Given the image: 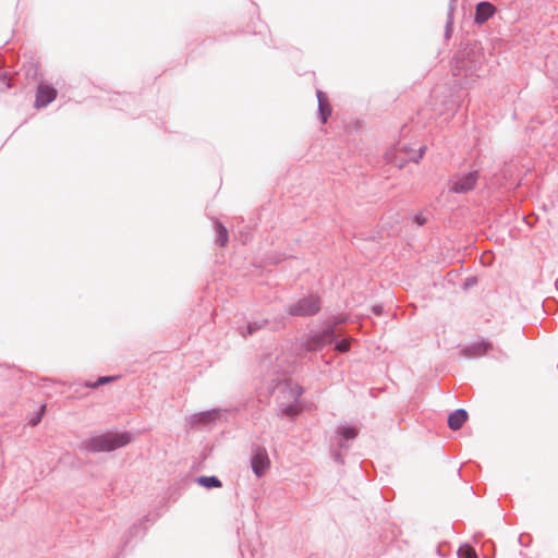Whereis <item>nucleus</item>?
Returning a JSON list of instances; mask_svg holds the SVG:
<instances>
[{
  "label": "nucleus",
  "instance_id": "1",
  "mask_svg": "<svg viewBox=\"0 0 558 558\" xmlns=\"http://www.w3.org/2000/svg\"><path fill=\"white\" fill-rule=\"evenodd\" d=\"M132 437L129 433H107L90 438L85 447L89 451H112L126 446Z\"/></svg>",
  "mask_w": 558,
  "mask_h": 558
},
{
  "label": "nucleus",
  "instance_id": "2",
  "mask_svg": "<svg viewBox=\"0 0 558 558\" xmlns=\"http://www.w3.org/2000/svg\"><path fill=\"white\" fill-rule=\"evenodd\" d=\"M320 310V299L317 295H308L298 300L288 306V314L292 316H311Z\"/></svg>",
  "mask_w": 558,
  "mask_h": 558
},
{
  "label": "nucleus",
  "instance_id": "3",
  "mask_svg": "<svg viewBox=\"0 0 558 558\" xmlns=\"http://www.w3.org/2000/svg\"><path fill=\"white\" fill-rule=\"evenodd\" d=\"M478 174L476 171L456 177L451 181V191L454 193H466L473 190L477 183Z\"/></svg>",
  "mask_w": 558,
  "mask_h": 558
},
{
  "label": "nucleus",
  "instance_id": "4",
  "mask_svg": "<svg viewBox=\"0 0 558 558\" xmlns=\"http://www.w3.org/2000/svg\"><path fill=\"white\" fill-rule=\"evenodd\" d=\"M270 466V461L266 449L257 448L252 458L253 472L260 477Z\"/></svg>",
  "mask_w": 558,
  "mask_h": 558
},
{
  "label": "nucleus",
  "instance_id": "5",
  "mask_svg": "<svg viewBox=\"0 0 558 558\" xmlns=\"http://www.w3.org/2000/svg\"><path fill=\"white\" fill-rule=\"evenodd\" d=\"M57 97V90L49 86L41 84L37 88L35 107L41 108L53 101Z\"/></svg>",
  "mask_w": 558,
  "mask_h": 558
},
{
  "label": "nucleus",
  "instance_id": "6",
  "mask_svg": "<svg viewBox=\"0 0 558 558\" xmlns=\"http://www.w3.org/2000/svg\"><path fill=\"white\" fill-rule=\"evenodd\" d=\"M496 12V8L490 2H480L475 9L474 22L476 24H484Z\"/></svg>",
  "mask_w": 558,
  "mask_h": 558
},
{
  "label": "nucleus",
  "instance_id": "7",
  "mask_svg": "<svg viewBox=\"0 0 558 558\" xmlns=\"http://www.w3.org/2000/svg\"><path fill=\"white\" fill-rule=\"evenodd\" d=\"M490 349H492V343L486 342V341H478V342H475V343L466 347L463 350V353L468 357H478V356L486 354V352Z\"/></svg>",
  "mask_w": 558,
  "mask_h": 558
},
{
  "label": "nucleus",
  "instance_id": "8",
  "mask_svg": "<svg viewBox=\"0 0 558 558\" xmlns=\"http://www.w3.org/2000/svg\"><path fill=\"white\" fill-rule=\"evenodd\" d=\"M468 420V413L463 409L456 410L448 417V425L452 430L461 428L463 423Z\"/></svg>",
  "mask_w": 558,
  "mask_h": 558
},
{
  "label": "nucleus",
  "instance_id": "9",
  "mask_svg": "<svg viewBox=\"0 0 558 558\" xmlns=\"http://www.w3.org/2000/svg\"><path fill=\"white\" fill-rule=\"evenodd\" d=\"M197 482L205 488L221 487V482L216 476H201Z\"/></svg>",
  "mask_w": 558,
  "mask_h": 558
},
{
  "label": "nucleus",
  "instance_id": "10",
  "mask_svg": "<svg viewBox=\"0 0 558 558\" xmlns=\"http://www.w3.org/2000/svg\"><path fill=\"white\" fill-rule=\"evenodd\" d=\"M217 242L219 243L220 246H225L228 242L229 236L227 229L221 223L217 225Z\"/></svg>",
  "mask_w": 558,
  "mask_h": 558
},
{
  "label": "nucleus",
  "instance_id": "11",
  "mask_svg": "<svg viewBox=\"0 0 558 558\" xmlns=\"http://www.w3.org/2000/svg\"><path fill=\"white\" fill-rule=\"evenodd\" d=\"M319 110H320L323 123H325L331 113V108L322 98H319Z\"/></svg>",
  "mask_w": 558,
  "mask_h": 558
},
{
  "label": "nucleus",
  "instance_id": "12",
  "mask_svg": "<svg viewBox=\"0 0 558 558\" xmlns=\"http://www.w3.org/2000/svg\"><path fill=\"white\" fill-rule=\"evenodd\" d=\"M459 554L463 558H478L476 553H475V550H474V548H472L469 545L462 546L459 549Z\"/></svg>",
  "mask_w": 558,
  "mask_h": 558
},
{
  "label": "nucleus",
  "instance_id": "13",
  "mask_svg": "<svg viewBox=\"0 0 558 558\" xmlns=\"http://www.w3.org/2000/svg\"><path fill=\"white\" fill-rule=\"evenodd\" d=\"M281 410L284 415L290 416V417H293L294 415H296L300 412V408L296 403L290 404L288 407H283Z\"/></svg>",
  "mask_w": 558,
  "mask_h": 558
},
{
  "label": "nucleus",
  "instance_id": "14",
  "mask_svg": "<svg viewBox=\"0 0 558 558\" xmlns=\"http://www.w3.org/2000/svg\"><path fill=\"white\" fill-rule=\"evenodd\" d=\"M423 154H424L423 149H420L418 151H414V150L408 151L407 150V155H408L407 160H413V161L417 162L423 157Z\"/></svg>",
  "mask_w": 558,
  "mask_h": 558
},
{
  "label": "nucleus",
  "instance_id": "15",
  "mask_svg": "<svg viewBox=\"0 0 558 558\" xmlns=\"http://www.w3.org/2000/svg\"><path fill=\"white\" fill-rule=\"evenodd\" d=\"M341 435L345 439H352L356 436V430L352 427H344L341 429Z\"/></svg>",
  "mask_w": 558,
  "mask_h": 558
},
{
  "label": "nucleus",
  "instance_id": "16",
  "mask_svg": "<svg viewBox=\"0 0 558 558\" xmlns=\"http://www.w3.org/2000/svg\"><path fill=\"white\" fill-rule=\"evenodd\" d=\"M350 349V341L349 340H342L336 345V350L339 352H347Z\"/></svg>",
  "mask_w": 558,
  "mask_h": 558
},
{
  "label": "nucleus",
  "instance_id": "17",
  "mask_svg": "<svg viewBox=\"0 0 558 558\" xmlns=\"http://www.w3.org/2000/svg\"><path fill=\"white\" fill-rule=\"evenodd\" d=\"M113 380V377H110V376H107V377H100L94 385L93 387H98L100 385H104L106 383H109Z\"/></svg>",
  "mask_w": 558,
  "mask_h": 558
},
{
  "label": "nucleus",
  "instance_id": "18",
  "mask_svg": "<svg viewBox=\"0 0 558 558\" xmlns=\"http://www.w3.org/2000/svg\"><path fill=\"white\" fill-rule=\"evenodd\" d=\"M331 336H332V330L331 329L326 330L324 332V335H323L324 338H328V339L331 338Z\"/></svg>",
  "mask_w": 558,
  "mask_h": 558
},
{
  "label": "nucleus",
  "instance_id": "19",
  "mask_svg": "<svg viewBox=\"0 0 558 558\" xmlns=\"http://www.w3.org/2000/svg\"><path fill=\"white\" fill-rule=\"evenodd\" d=\"M405 161H408V160L407 159L401 160L400 162H398V160H395V163H398L400 167H402Z\"/></svg>",
  "mask_w": 558,
  "mask_h": 558
},
{
  "label": "nucleus",
  "instance_id": "20",
  "mask_svg": "<svg viewBox=\"0 0 558 558\" xmlns=\"http://www.w3.org/2000/svg\"><path fill=\"white\" fill-rule=\"evenodd\" d=\"M247 331H248V333H252V332H253V327H252L251 325H250V326H247Z\"/></svg>",
  "mask_w": 558,
  "mask_h": 558
}]
</instances>
